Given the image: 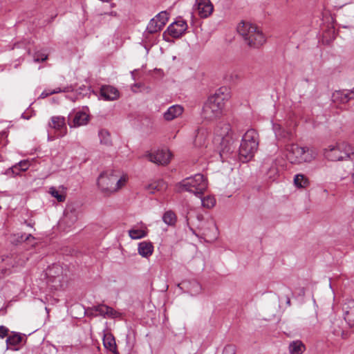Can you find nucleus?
<instances>
[{"label": "nucleus", "instance_id": "15", "mask_svg": "<svg viewBox=\"0 0 354 354\" xmlns=\"http://www.w3.org/2000/svg\"><path fill=\"white\" fill-rule=\"evenodd\" d=\"M178 288L191 295H197L202 291L201 285L195 279L185 280L178 283Z\"/></svg>", "mask_w": 354, "mask_h": 354}, {"label": "nucleus", "instance_id": "19", "mask_svg": "<svg viewBox=\"0 0 354 354\" xmlns=\"http://www.w3.org/2000/svg\"><path fill=\"white\" fill-rule=\"evenodd\" d=\"M330 330L336 337H341L343 339L348 337V333L344 329V322L340 318L335 319L332 321Z\"/></svg>", "mask_w": 354, "mask_h": 354}, {"label": "nucleus", "instance_id": "1", "mask_svg": "<svg viewBox=\"0 0 354 354\" xmlns=\"http://www.w3.org/2000/svg\"><path fill=\"white\" fill-rule=\"evenodd\" d=\"M189 216H185V221L188 225H192L196 227L193 230L192 227L190 229L196 235L203 236L207 241H212L218 236V229L216 227L214 220L210 217L205 216L199 213L194 214L188 213Z\"/></svg>", "mask_w": 354, "mask_h": 354}, {"label": "nucleus", "instance_id": "24", "mask_svg": "<svg viewBox=\"0 0 354 354\" xmlns=\"http://www.w3.org/2000/svg\"><path fill=\"white\" fill-rule=\"evenodd\" d=\"M48 193L59 202H63L66 200V188L63 185L59 186V189H57L55 187H50Z\"/></svg>", "mask_w": 354, "mask_h": 354}, {"label": "nucleus", "instance_id": "29", "mask_svg": "<svg viewBox=\"0 0 354 354\" xmlns=\"http://www.w3.org/2000/svg\"><path fill=\"white\" fill-rule=\"evenodd\" d=\"M294 184L297 188H306L309 184L308 178L304 174H297L294 177Z\"/></svg>", "mask_w": 354, "mask_h": 354}, {"label": "nucleus", "instance_id": "37", "mask_svg": "<svg viewBox=\"0 0 354 354\" xmlns=\"http://www.w3.org/2000/svg\"><path fill=\"white\" fill-rule=\"evenodd\" d=\"M129 235L132 239H139L147 236V232L141 229H131L129 230Z\"/></svg>", "mask_w": 354, "mask_h": 354}, {"label": "nucleus", "instance_id": "40", "mask_svg": "<svg viewBox=\"0 0 354 354\" xmlns=\"http://www.w3.org/2000/svg\"><path fill=\"white\" fill-rule=\"evenodd\" d=\"M155 18L157 19L160 26L163 27L168 20L167 13V12H160L155 17Z\"/></svg>", "mask_w": 354, "mask_h": 354}, {"label": "nucleus", "instance_id": "21", "mask_svg": "<svg viewBox=\"0 0 354 354\" xmlns=\"http://www.w3.org/2000/svg\"><path fill=\"white\" fill-rule=\"evenodd\" d=\"M89 121V115L84 111H77L75 113L73 122H69L68 124L71 127H78L80 126L86 125Z\"/></svg>", "mask_w": 354, "mask_h": 354}, {"label": "nucleus", "instance_id": "48", "mask_svg": "<svg viewBox=\"0 0 354 354\" xmlns=\"http://www.w3.org/2000/svg\"><path fill=\"white\" fill-rule=\"evenodd\" d=\"M140 87L139 84H135L132 86V91L133 92H137V88H138Z\"/></svg>", "mask_w": 354, "mask_h": 354}, {"label": "nucleus", "instance_id": "55", "mask_svg": "<svg viewBox=\"0 0 354 354\" xmlns=\"http://www.w3.org/2000/svg\"><path fill=\"white\" fill-rule=\"evenodd\" d=\"M48 140H53V138H50V137H48Z\"/></svg>", "mask_w": 354, "mask_h": 354}, {"label": "nucleus", "instance_id": "13", "mask_svg": "<svg viewBox=\"0 0 354 354\" xmlns=\"http://www.w3.org/2000/svg\"><path fill=\"white\" fill-rule=\"evenodd\" d=\"M354 99V88L352 90H339L333 93L331 100L337 104H346Z\"/></svg>", "mask_w": 354, "mask_h": 354}, {"label": "nucleus", "instance_id": "12", "mask_svg": "<svg viewBox=\"0 0 354 354\" xmlns=\"http://www.w3.org/2000/svg\"><path fill=\"white\" fill-rule=\"evenodd\" d=\"M259 142L248 143L245 141L241 140L239 147V155L241 158H243V161H248L250 160L257 151Z\"/></svg>", "mask_w": 354, "mask_h": 354}, {"label": "nucleus", "instance_id": "31", "mask_svg": "<svg viewBox=\"0 0 354 354\" xmlns=\"http://www.w3.org/2000/svg\"><path fill=\"white\" fill-rule=\"evenodd\" d=\"M78 219L77 213L75 210H67L64 214L62 221L68 225L75 223Z\"/></svg>", "mask_w": 354, "mask_h": 354}, {"label": "nucleus", "instance_id": "11", "mask_svg": "<svg viewBox=\"0 0 354 354\" xmlns=\"http://www.w3.org/2000/svg\"><path fill=\"white\" fill-rule=\"evenodd\" d=\"M149 161L156 164L165 165L170 161L171 154L168 149H158L147 155Z\"/></svg>", "mask_w": 354, "mask_h": 354}, {"label": "nucleus", "instance_id": "20", "mask_svg": "<svg viewBox=\"0 0 354 354\" xmlns=\"http://www.w3.org/2000/svg\"><path fill=\"white\" fill-rule=\"evenodd\" d=\"M208 132L204 128L198 129L194 135L193 144L195 147L201 148L206 145Z\"/></svg>", "mask_w": 354, "mask_h": 354}, {"label": "nucleus", "instance_id": "33", "mask_svg": "<svg viewBox=\"0 0 354 354\" xmlns=\"http://www.w3.org/2000/svg\"><path fill=\"white\" fill-rule=\"evenodd\" d=\"M162 28V26H160L157 19L154 17L149 21V24L147 25V29L149 32L154 33L160 30Z\"/></svg>", "mask_w": 354, "mask_h": 354}, {"label": "nucleus", "instance_id": "5", "mask_svg": "<svg viewBox=\"0 0 354 354\" xmlns=\"http://www.w3.org/2000/svg\"><path fill=\"white\" fill-rule=\"evenodd\" d=\"M207 178L202 174H196L183 179L178 183V192L186 191L201 196L207 189Z\"/></svg>", "mask_w": 354, "mask_h": 354}, {"label": "nucleus", "instance_id": "17", "mask_svg": "<svg viewBox=\"0 0 354 354\" xmlns=\"http://www.w3.org/2000/svg\"><path fill=\"white\" fill-rule=\"evenodd\" d=\"M196 6L201 18H207L213 12L214 6L210 0H196Z\"/></svg>", "mask_w": 354, "mask_h": 354}, {"label": "nucleus", "instance_id": "18", "mask_svg": "<svg viewBox=\"0 0 354 354\" xmlns=\"http://www.w3.org/2000/svg\"><path fill=\"white\" fill-rule=\"evenodd\" d=\"M100 96L108 101L117 100L120 96L118 90L110 85H104L100 88Z\"/></svg>", "mask_w": 354, "mask_h": 354}, {"label": "nucleus", "instance_id": "41", "mask_svg": "<svg viewBox=\"0 0 354 354\" xmlns=\"http://www.w3.org/2000/svg\"><path fill=\"white\" fill-rule=\"evenodd\" d=\"M268 176L269 178L275 180L276 177L278 176V169L275 165H272L268 171Z\"/></svg>", "mask_w": 354, "mask_h": 354}, {"label": "nucleus", "instance_id": "54", "mask_svg": "<svg viewBox=\"0 0 354 354\" xmlns=\"http://www.w3.org/2000/svg\"><path fill=\"white\" fill-rule=\"evenodd\" d=\"M133 74H134V71H132L131 72V75H132L133 77Z\"/></svg>", "mask_w": 354, "mask_h": 354}, {"label": "nucleus", "instance_id": "46", "mask_svg": "<svg viewBox=\"0 0 354 354\" xmlns=\"http://www.w3.org/2000/svg\"><path fill=\"white\" fill-rule=\"evenodd\" d=\"M6 272V269L3 266V260L0 258V278L3 277Z\"/></svg>", "mask_w": 354, "mask_h": 354}, {"label": "nucleus", "instance_id": "50", "mask_svg": "<svg viewBox=\"0 0 354 354\" xmlns=\"http://www.w3.org/2000/svg\"><path fill=\"white\" fill-rule=\"evenodd\" d=\"M178 115L181 114L183 112V110H184L183 107L180 106V105H178Z\"/></svg>", "mask_w": 354, "mask_h": 354}, {"label": "nucleus", "instance_id": "14", "mask_svg": "<svg viewBox=\"0 0 354 354\" xmlns=\"http://www.w3.org/2000/svg\"><path fill=\"white\" fill-rule=\"evenodd\" d=\"M92 310L96 313V315H100L104 318L114 319L121 316L120 312L105 304L95 306L92 308Z\"/></svg>", "mask_w": 354, "mask_h": 354}, {"label": "nucleus", "instance_id": "28", "mask_svg": "<svg viewBox=\"0 0 354 354\" xmlns=\"http://www.w3.org/2000/svg\"><path fill=\"white\" fill-rule=\"evenodd\" d=\"M98 136L100 138V143L102 145L106 146H111L112 145V140L111 137V134L106 129H100L98 132Z\"/></svg>", "mask_w": 354, "mask_h": 354}, {"label": "nucleus", "instance_id": "3", "mask_svg": "<svg viewBox=\"0 0 354 354\" xmlns=\"http://www.w3.org/2000/svg\"><path fill=\"white\" fill-rule=\"evenodd\" d=\"M127 181V176L121 175L119 171L109 169L100 175L97 185L102 192L110 194L123 187Z\"/></svg>", "mask_w": 354, "mask_h": 354}, {"label": "nucleus", "instance_id": "47", "mask_svg": "<svg viewBox=\"0 0 354 354\" xmlns=\"http://www.w3.org/2000/svg\"><path fill=\"white\" fill-rule=\"evenodd\" d=\"M50 90V89H46L44 90L40 95L39 96V98H41V99H44V98H46V97L52 95V93H49V91Z\"/></svg>", "mask_w": 354, "mask_h": 354}, {"label": "nucleus", "instance_id": "27", "mask_svg": "<svg viewBox=\"0 0 354 354\" xmlns=\"http://www.w3.org/2000/svg\"><path fill=\"white\" fill-rule=\"evenodd\" d=\"M290 354H302L305 351V345L299 340L294 341L289 344Z\"/></svg>", "mask_w": 354, "mask_h": 354}, {"label": "nucleus", "instance_id": "10", "mask_svg": "<svg viewBox=\"0 0 354 354\" xmlns=\"http://www.w3.org/2000/svg\"><path fill=\"white\" fill-rule=\"evenodd\" d=\"M48 126L55 131V133L57 138H62L67 134L66 119L64 116H52L48 122Z\"/></svg>", "mask_w": 354, "mask_h": 354}, {"label": "nucleus", "instance_id": "45", "mask_svg": "<svg viewBox=\"0 0 354 354\" xmlns=\"http://www.w3.org/2000/svg\"><path fill=\"white\" fill-rule=\"evenodd\" d=\"M9 329L4 326H0V337L4 338L5 337L8 336Z\"/></svg>", "mask_w": 354, "mask_h": 354}, {"label": "nucleus", "instance_id": "39", "mask_svg": "<svg viewBox=\"0 0 354 354\" xmlns=\"http://www.w3.org/2000/svg\"><path fill=\"white\" fill-rule=\"evenodd\" d=\"M187 24L185 20H184L182 17H178V37H180L183 34L185 33L186 30L187 29Z\"/></svg>", "mask_w": 354, "mask_h": 354}, {"label": "nucleus", "instance_id": "35", "mask_svg": "<svg viewBox=\"0 0 354 354\" xmlns=\"http://www.w3.org/2000/svg\"><path fill=\"white\" fill-rule=\"evenodd\" d=\"M29 165H30V164L28 161H26V160L21 161L18 165L13 166L11 168V170H12V173L17 175L19 174V171H26L28 169Z\"/></svg>", "mask_w": 354, "mask_h": 354}, {"label": "nucleus", "instance_id": "43", "mask_svg": "<svg viewBox=\"0 0 354 354\" xmlns=\"http://www.w3.org/2000/svg\"><path fill=\"white\" fill-rule=\"evenodd\" d=\"M222 354H236V347L234 345H227L225 346Z\"/></svg>", "mask_w": 354, "mask_h": 354}, {"label": "nucleus", "instance_id": "25", "mask_svg": "<svg viewBox=\"0 0 354 354\" xmlns=\"http://www.w3.org/2000/svg\"><path fill=\"white\" fill-rule=\"evenodd\" d=\"M167 187L165 182L162 180H159L149 184L146 187V189L150 194H155L156 192H160Z\"/></svg>", "mask_w": 354, "mask_h": 354}, {"label": "nucleus", "instance_id": "9", "mask_svg": "<svg viewBox=\"0 0 354 354\" xmlns=\"http://www.w3.org/2000/svg\"><path fill=\"white\" fill-rule=\"evenodd\" d=\"M46 283L52 288L57 290L62 287L64 279L63 267L59 264L49 266L45 272Z\"/></svg>", "mask_w": 354, "mask_h": 354}, {"label": "nucleus", "instance_id": "22", "mask_svg": "<svg viewBox=\"0 0 354 354\" xmlns=\"http://www.w3.org/2000/svg\"><path fill=\"white\" fill-rule=\"evenodd\" d=\"M177 25V21L175 20L167 28V29L163 32L162 37L164 40L167 42L174 44L175 40L177 39V30L175 26Z\"/></svg>", "mask_w": 354, "mask_h": 354}, {"label": "nucleus", "instance_id": "49", "mask_svg": "<svg viewBox=\"0 0 354 354\" xmlns=\"http://www.w3.org/2000/svg\"><path fill=\"white\" fill-rule=\"evenodd\" d=\"M348 173L342 175H338V178H339L340 180H343L346 178Z\"/></svg>", "mask_w": 354, "mask_h": 354}, {"label": "nucleus", "instance_id": "26", "mask_svg": "<svg viewBox=\"0 0 354 354\" xmlns=\"http://www.w3.org/2000/svg\"><path fill=\"white\" fill-rule=\"evenodd\" d=\"M103 344L106 348L113 353L116 352V344L114 337L111 333H106L103 337Z\"/></svg>", "mask_w": 354, "mask_h": 354}, {"label": "nucleus", "instance_id": "42", "mask_svg": "<svg viewBox=\"0 0 354 354\" xmlns=\"http://www.w3.org/2000/svg\"><path fill=\"white\" fill-rule=\"evenodd\" d=\"M48 55L41 52H37L34 55V61L35 62H44L46 60Z\"/></svg>", "mask_w": 354, "mask_h": 354}, {"label": "nucleus", "instance_id": "6", "mask_svg": "<svg viewBox=\"0 0 354 354\" xmlns=\"http://www.w3.org/2000/svg\"><path fill=\"white\" fill-rule=\"evenodd\" d=\"M354 154V148L347 142H339L324 149V155L328 160L342 161L350 158Z\"/></svg>", "mask_w": 354, "mask_h": 354}, {"label": "nucleus", "instance_id": "30", "mask_svg": "<svg viewBox=\"0 0 354 354\" xmlns=\"http://www.w3.org/2000/svg\"><path fill=\"white\" fill-rule=\"evenodd\" d=\"M242 140L248 143L259 142V136L257 132L253 129L248 130L242 138Z\"/></svg>", "mask_w": 354, "mask_h": 354}, {"label": "nucleus", "instance_id": "16", "mask_svg": "<svg viewBox=\"0 0 354 354\" xmlns=\"http://www.w3.org/2000/svg\"><path fill=\"white\" fill-rule=\"evenodd\" d=\"M344 319L351 328L354 329V300H348L342 306Z\"/></svg>", "mask_w": 354, "mask_h": 354}, {"label": "nucleus", "instance_id": "36", "mask_svg": "<svg viewBox=\"0 0 354 354\" xmlns=\"http://www.w3.org/2000/svg\"><path fill=\"white\" fill-rule=\"evenodd\" d=\"M22 337L18 333H14L9 335L6 339L7 346H17L21 342Z\"/></svg>", "mask_w": 354, "mask_h": 354}, {"label": "nucleus", "instance_id": "23", "mask_svg": "<svg viewBox=\"0 0 354 354\" xmlns=\"http://www.w3.org/2000/svg\"><path fill=\"white\" fill-rule=\"evenodd\" d=\"M138 253L143 257L151 256L153 251V247L149 242L143 241L138 244Z\"/></svg>", "mask_w": 354, "mask_h": 354}, {"label": "nucleus", "instance_id": "52", "mask_svg": "<svg viewBox=\"0 0 354 354\" xmlns=\"http://www.w3.org/2000/svg\"><path fill=\"white\" fill-rule=\"evenodd\" d=\"M287 304H288V305H290V299H288V301H287Z\"/></svg>", "mask_w": 354, "mask_h": 354}, {"label": "nucleus", "instance_id": "2", "mask_svg": "<svg viewBox=\"0 0 354 354\" xmlns=\"http://www.w3.org/2000/svg\"><path fill=\"white\" fill-rule=\"evenodd\" d=\"M231 133V126L227 122H219L214 129L213 142L222 162H225L234 151Z\"/></svg>", "mask_w": 354, "mask_h": 354}, {"label": "nucleus", "instance_id": "34", "mask_svg": "<svg viewBox=\"0 0 354 354\" xmlns=\"http://www.w3.org/2000/svg\"><path fill=\"white\" fill-rule=\"evenodd\" d=\"M177 115V105L171 106L164 113V119L167 121H171L176 118Z\"/></svg>", "mask_w": 354, "mask_h": 354}, {"label": "nucleus", "instance_id": "4", "mask_svg": "<svg viewBox=\"0 0 354 354\" xmlns=\"http://www.w3.org/2000/svg\"><path fill=\"white\" fill-rule=\"evenodd\" d=\"M237 31L242 36L245 43L251 48L258 49L266 41L262 30L249 22H241L237 27Z\"/></svg>", "mask_w": 354, "mask_h": 354}, {"label": "nucleus", "instance_id": "8", "mask_svg": "<svg viewBox=\"0 0 354 354\" xmlns=\"http://www.w3.org/2000/svg\"><path fill=\"white\" fill-rule=\"evenodd\" d=\"M288 158L292 163L300 164L310 162L315 158V153L308 147H301L297 144H291L287 147Z\"/></svg>", "mask_w": 354, "mask_h": 354}, {"label": "nucleus", "instance_id": "44", "mask_svg": "<svg viewBox=\"0 0 354 354\" xmlns=\"http://www.w3.org/2000/svg\"><path fill=\"white\" fill-rule=\"evenodd\" d=\"M69 90H70V88L68 86L64 87L63 88H61L58 87V88H55V89L50 90L49 91V93H52V95H53V94L59 93H62V92L65 93V92L69 91Z\"/></svg>", "mask_w": 354, "mask_h": 354}, {"label": "nucleus", "instance_id": "53", "mask_svg": "<svg viewBox=\"0 0 354 354\" xmlns=\"http://www.w3.org/2000/svg\"><path fill=\"white\" fill-rule=\"evenodd\" d=\"M352 179H353V182L354 183V172L352 174Z\"/></svg>", "mask_w": 354, "mask_h": 354}, {"label": "nucleus", "instance_id": "38", "mask_svg": "<svg viewBox=\"0 0 354 354\" xmlns=\"http://www.w3.org/2000/svg\"><path fill=\"white\" fill-rule=\"evenodd\" d=\"M202 206L210 209L215 206L216 199L212 196H207L201 198Z\"/></svg>", "mask_w": 354, "mask_h": 354}, {"label": "nucleus", "instance_id": "32", "mask_svg": "<svg viewBox=\"0 0 354 354\" xmlns=\"http://www.w3.org/2000/svg\"><path fill=\"white\" fill-rule=\"evenodd\" d=\"M163 221L169 225H174L176 222V216L171 211L166 212L162 216Z\"/></svg>", "mask_w": 354, "mask_h": 354}, {"label": "nucleus", "instance_id": "7", "mask_svg": "<svg viewBox=\"0 0 354 354\" xmlns=\"http://www.w3.org/2000/svg\"><path fill=\"white\" fill-rule=\"evenodd\" d=\"M224 98L219 94L209 97L203 106L202 115L207 120H213L220 117L224 108Z\"/></svg>", "mask_w": 354, "mask_h": 354}, {"label": "nucleus", "instance_id": "51", "mask_svg": "<svg viewBox=\"0 0 354 354\" xmlns=\"http://www.w3.org/2000/svg\"><path fill=\"white\" fill-rule=\"evenodd\" d=\"M30 237H32V236H31V234H29V235L26 236V240L28 239Z\"/></svg>", "mask_w": 354, "mask_h": 354}]
</instances>
